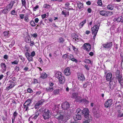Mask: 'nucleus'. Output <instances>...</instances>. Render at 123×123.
<instances>
[{"mask_svg":"<svg viewBox=\"0 0 123 123\" xmlns=\"http://www.w3.org/2000/svg\"><path fill=\"white\" fill-rule=\"evenodd\" d=\"M24 14H20L19 15V16L21 19H23L24 18Z\"/></svg>","mask_w":123,"mask_h":123,"instance_id":"nucleus-64","label":"nucleus"},{"mask_svg":"<svg viewBox=\"0 0 123 123\" xmlns=\"http://www.w3.org/2000/svg\"><path fill=\"white\" fill-rule=\"evenodd\" d=\"M49 86L53 87V86L54 85L53 83L51 82H49Z\"/></svg>","mask_w":123,"mask_h":123,"instance_id":"nucleus-61","label":"nucleus"},{"mask_svg":"<svg viewBox=\"0 0 123 123\" xmlns=\"http://www.w3.org/2000/svg\"><path fill=\"white\" fill-rule=\"evenodd\" d=\"M100 23L98 22L96 25L91 28L92 34H93V39H95L100 26Z\"/></svg>","mask_w":123,"mask_h":123,"instance_id":"nucleus-2","label":"nucleus"},{"mask_svg":"<svg viewBox=\"0 0 123 123\" xmlns=\"http://www.w3.org/2000/svg\"><path fill=\"white\" fill-rule=\"evenodd\" d=\"M109 13V11H106L104 10L100 11L99 12V13L100 15L105 16H109V15L107 14Z\"/></svg>","mask_w":123,"mask_h":123,"instance_id":"nucleus-17","label":"nucleus"},{"mask_svg":"<svg viewBox=\"0 0 123 123\" xmlns=\"http://www.w3.org/2000/svg\"><path fill=\"white\" fill-rule=\"evenodd\" d=\"M92 112L94 114L97 112V110L94 108H93L92 110Z\"/></svg>","mask_w":123,"mask_h":123,"instance_id":"nucleus-47","label":"nucleus"},{"mask_svg":"<svg viewBox=\"0 0 123 123\" xmlns=\"http://www.w3.org/2000/svg\"><path fill=\"white\" fill-rule=\"evenodd\" d=\"M2 12L4 13H8L9 11L6 8L4 9L1 10Z\"/></svg>","mask_w":123,"mask_h":123,"instance_id":"nucleus-36","label":"nucleus"},{"mask_svg":"<svg viewBox=\"0 0 123 123\" xmlns=\"http://www.w3.org/2000/svg\"><path fill=\"white\" fill-rule=\"evenodd\" d=\"M0 66L2 69L1 72L2 73H3L6 70V65L5 63L2 62L0 64Z\"/></svg>","mask_w":123,"mask_h":123,"instance_id":"nucleus-15","label":"nucleus"},{"mask_svg":"<svg viewBox=\"0 0 123 123\" xmlns=\"http://www.w3.org/2000/svg\"><path fill=\"white\" fill-rule=\"evenodd\" d=\"M39 8V6L38 5H37L35 7H34L33 8V10L34 11H36L37 9L38 8Z\"/></svg>","mask_w":123,"mask_h":123,"instance_id":"nucleus-53","label":"nucleus"},{"mask_svg":"<svg viewBox=\"0 0 123 123\" xmlns=\"http://www.w3.org/2000/svg\"><path fill=\"white\" fill-rule=\"evenodd\" d=\"M31 100L30 99H28L25 101V102H26L27 104H31Z\"/></svg>","mask_w":123,"mask_h":123,"instance_id":"nucleus-44","label":"nucleus"},{"mask_svg":"<svg viewBox=\"0 0 123 123\" xmlns=\"http://www.w3.org/2000/svg\"><path fill=\"white\" fill-rule=\"evenodd\" d=\"M78 92H74L72 94V97L75 99H76L77 98H80L81 97L80 96H78Z\"/></svg>","mask_w":123,"mask_h":123,"instance_id":"nucleus-19","label":"nucleus"},{"mask_svg":"<svg viewBox=\"0 0 123 123\" xmlns=\"http://www.w3.org/2000/svg\"><path fill=\"white\" fill-rule=\"evenodd\" d=\"M24 20L26 22H28L30 20L27 16H25V17Z\"/></svg>","mask_w":123,"mask_h":123,"instance_id":"nucleus-45","label":"nucleus"},{"mask_svg":"<svg viewBox=\"0 0 123 123\" xmlns=\"http://www.w3.org/2000/svg\"><path fill=\"white\" fill-rule=\"evenodd\" d=\"M91 120L89 119V118H85V121L82 123H89L90 121Z\"/></svg>","mask_w":123,"mask_h":123,"instance_id":"nucleus-37","label":"nucleus"},{"mask_svg":"<svg viewBox=\"0 0 123 123\" xmlns=\"http://www.w3.org/2000/svg\"><path fill=\"white\" fill-rule=\"evenodd\" d=\"M78 6L79 9H81L83 7V6L82 4L80 2L78 3Z\"/></svg>","mask_w":123,"mask_h":123,"instance_id":"nucleus-34","label":"nucleus"},{"mask_svg":"<svg viewBox=\"0 0 123 123\" xmlns=\"http://www.w3.org/2000/svg\"><path fill=\"white\" fill-rule=\"evenodd\" d=\"M43 117L44 119H48L51 115L50 111L49 109H46L43 111Z\"/></svg>","mask_w":123,"mask_h":123,"instance_id":"nucleus-5","label":"nucleus"},{"mask_svg":"<svg viewBox=\"0 0 123 123\" xmlns=\"http://www.w3.org/2000/svg\"><path fill=\"white\" fill-rule=\"evenodd\" d=\"M25 56L28 61L30 62L33 61V58L31 56V55L28 52H26L25 54Z\"/></svg>","mask_w":123,"mask_h":123,"instance_id":"nucleus-16","label":"nucleus"},{"mask_svg":"<svg viewBox=\"0 0 123 123\" xmlns=\"http://www.w3.org/2000/svg\"><path fill=\"white\" fill-rule=\"evenodd\" d=\"M122 17L121 16H120L119 17L117 18V22H120L121 20H122Z\"/></svg>","mask_w":123,"mask_h":123,"instance_id":"nucleus-52","label":"nucleus"},{"mask_svg":"<svg viewBox=\"0 0 123 123\" xmlns=\"http://www.w3.org/2000/svg\"><path fill=\"white\" fill-rule=\"evenodd\" d=\"M94 116L95 117H96V118H98L99 117V114L98 112H97L95 113V114H94Z\"/></svg>","mask_w":123,"mask_h":123,"instance_id":"nucleus-60","label":"nucleus"},{"mask_svg":"<svg viewBox=\"0 0 123 123\" xmlns=\"http://www.w3.org/2000/svg\"><path fill=\"white\" fill-rule=\"evenodd\" d=\"M19 57L21 59L23 62H24L25 61V59L24 57H23L22 56H20Z\"/></svg>","mask_w":123,"mask_h":123,"instance_id":"nucleus-54","label":"nucleus"},{"mask_svg":"<svg viewBox=\"0 0 123 123\" xmlns=\"http://www.w3.org/2000/svg\"><path fill=\"white\" fill-rule=\"evenodd\" d=\"M88 82H85L83 85V87L84 88H86L87 86V84H88Z\"/></svg>","mask_w":123,"mask_h":123,"instance_id":"nucleus-48","label":"nucleus"},{"mask_svg":"<svg viewBox=\"0 0 123 123\" xmlns=\"http://www.w3.org/2000/svg\"><path fill=\"white\" fill-rule=\"evenodd\" d=\"M15 2L14 1H12L6 7L7 9L9 11L12 8Z\"/></svg>","mask_w":123,"mask_h":123,"instance_id":"nucleus-14","label":"nucleus"},{"mask_svg":"<svg viewBox=\"0 0 123 123\" xmlns=\"http://www.w3.org/2000/svg\"><path fill=\"white\" fill-rule=\"evenodd\" d=\"M45 100L43 99H41L40 100L38 101L36 103L37 105L39 107L41 105H42L43 103L44 102Z\"/></svg>","mask_w":123,"mask_h":123,"instance_id":"nucleus-25","label":"nucleus"},{"mask_svg":"<svg viewBox=\"0 0 123 123\" xmlns=\"http://www.w3.org/2000/svg\"><path fill=\"white\" fill-rule=\"evenodd\" d=\"M35 55V53L34 51H33L32 52L31 54V55L32 57H33Z\"/></svg>","mask_w":123,"mask_h":123,"instance_id":"nucleus-55","label":"nucleus"},{"mask_svg":"<svg viewBox=\"0 0 123 123\" xmlns=\"http://www.w3.org/2000/svg\"><path fill=\"white\" fill-rule=\"evenodd\" d=\"M80 112L82 113V115L84 114V116L85 118H89V119L92 120V118L89 114V111L88 109L85 108L83 109V110L80 109Z\"/></svg>","mask_w":123,"mask_h":123,"instance_id":"nucleus-3","label":"nucleus"},{"mask_svg":"<svg viewBox=\"0 0 123 123\" xmlns=\"http://www.w3.org/2000/svg\"><path fill=\"white\" fill-rule=\"evenodd\" d=\"M116 75L117 78L118 79L119 82L120 84H121V83L123 82V80L122 76L120 75L119 71H117L116 73Z\"/></svg>","mask_w":123,"mask_h":123,"instance_id":"nucleus-6","label":"nucleus"},{"mask_svg":"<svg viewBox=\"0 0 123 123\" xmlns=\"http://www.w3.org/2000/svg\"><path fill=\"white\" fill-rule=\"evenodd\" d=\"M112 103V100L111 99L107 100L105 104V107L106 108L110 107Z\"/></svg>","mask_w":123,"mask_h":123,"instance_id":"nucleus-9","label":"nucleus"},{"mask_svg":"<svg viewBox=\"0 0 123 123\" xmlns=\"http://www.w3.org/2000/svg\"><path fill=\"white\" fill-rule=\"evenodd\" d=\"M62 14L64 15L65 17H66L69 15V12H67L66 10L62 11Z\"/></svg>","mask_w":123,"mask_h":123,"instance_id":"nucleus-28","label":"nucleus"},{"mask_svg":"<svg viewBox=\"0 0 123 123\" xmlns=\"http://www.w3.org/2000/svg\"><path fill=\"white\" fill-rule=\"evenodd\" d=\"M43 7L46 8H48L50 7V6L48 4H44L43 5Z\"/></svg>","mask_w":123,"mask_h":123,"instance_id":"nucleus-40","label":"nucleus"},{"mask_svg":"<svg viewBox=\"0 0 123 123\" xmlns=\"http://www.w3.org/2000/svg\"><path fill=\"white\" fill-rule=\"evenodd\" d=\"M112 42H109L106 43L105 44H103V47L105 48H111L112 46Z\"/></svg>","mask_w":123,"mask_h":123,"instance_id":"nucleus-10","label":"nucleus"},{"mask_svg":"<svg viewBox=\"0 0 123 123\" xmlns=\"http://www.w3.org/2000/svg\"><path fill=\"white\" fill-rule=\"evenodd\" d=\"M63 57L64 59H66L68 57V55H67V54H65L63 55Z\"/></svg>","mask_w":123,"mask_h":123,"instance_id":"nucleus-56","label":"nucleus"},{"mask_svg":"<svg viewBox=\"0 0 123 123\" xmlns=\"http://www.w3.org/2000/svg\"><path fill=\"white\" fill-rule=\"evenodd\" d=\"M23 107L24 109H25V111H28L29 110L28 107L26 105L24 104Z\"/></svg>","mask_w":123,"mask_h":123,"instance_id":"nucleus-39","label":"nucleus"},{"mask_svg":"<svg viewBox=\"0 0 123 123\" xmlns=\"http://www.w3.org/2000/svg\"><path fill=\"white\" fill-rule=\"evenodd\" d=\"M107 9L110 10H112L113 9L114 6L111 5H109L107 6Z\"/></svg>","mask_w":123,"mask_h":123,"instance_id":"nucleus-32","label":"nucleus"},{"mask_svg":"<svg viewBox=\"0 0 123 123\" xmlns=\"http://www.w3.org/2000/svg\"><path fill=\"white\" fill-rule=\"evenodd\" d=\"M64 39L62 37H60L58 39V42L60 43H62L64 41Z\"/></svg>","mask_w":123,"mask_h":123,"instance_id":"nucleus-29","label":"nucleus"},{"mask_svg":"<svg viewBox=\"0 0 123 123\" xmlns=\"http://www.w3.org/2000/svg\"><path fill=\"white\" fill-rule=\"evenodd\" d=\"M83 49L88 51H90L91 48L90 45L89 43H85L83 46Z\"/></svg>","mask_w":123,"mask_h":123,"instance_id":"nucleus-11","label":"nucleus"},{"mask_svg":"<svg viewBox=\"0 0 123 123\" xmlns=\"http://www.w3.org/2000/svg\"><path fill=\"white\" fill-rule=\"evenodd\" d=\"M116 82L113 81V80L112 79L110 80V89L111 90H112L114 89L116 85Z\"/></svg>","mask_w":123,"mask_h":123,"instance_id":"nucleus-12","label":"nucleus"},{"mask_svg":"<svg viewBox=\"0 0 123 123\" xmlns=\"http://www.w3.org/2000/svg\"><path fill=\"white\" fill-rule=\"evenodd\" d=\"M72 37L73 38V41L76 42L81 40V39L75 33H73L71 34Z\"/></svg>","mask_w":123,"mask_h":123,"instance_id":"nucleus-8","label":"nucleus"},{"mask_svg":"<svg viewBox=\"0 0 123 123\" xmlns=\"http://www.w3.org/2000/svg\"><path fill=\"white\" fill-rule=\"evenodd\" d=\"M30 24L33 27H34L36 25L34 21L33 20H32L30 21Z\"/></svg>","mask_w":123,"mask_h":123,"instance_id":"nucleus-35","label":"nucleus"},{"mask_svg":"<svg viewBox=\"0 0 123 123\" xmlns=\"http://www.w3.org/2000/svg\"><path fill=\"white\" fill-rule=\"evenodd\" d=\"M89 102L85 98H83L81 99L80 101V103H82L86 105Z\"/></svg>","mask_w":123,"mask_h":123,"instance_id":"nucleus-24","label":"nucleus"},{"mask_svg":"<svg viewBox=\"0 0 123 123\" xmlns=\"http://www.w3.org/2000/svg\"><path fill=\"white\" fill-rule=\"evenodd\" d=\"M112 76V74L109 73H108L106 76V80L109 81L111 80Z\"/></svg>","mask_w":123,"mask_h":123,"instance_id":"nucleus-20","label":"nucleus"},{"mask_svg":"<svg viewBox=\"0 0 123 123\" xmlns=\"http://www.w3.org/2000/svg\"><path fill=\"white\" fill-rule=\"evenodd\" d=\"M15 69L18 72L19 70V68L18 67L16 66L15 67Z\"/></svg>","mask_w":123,"mask_h":123,"instance_id":"nucleus-57","label":"nucleus"},{"mask_svg":"<svg viewBox=\"0 0 123 123\" xmlns=\"http://www.w3.org/2000/svg\"><path fill=\"white\" fill-rule=\"evenodd\" d=\"M61 107L63 109L65 110L68 109L70 107V105L68 102L66 101L62 103Z\"/></svg>","mask_w":123,"mask_h":123,"instance_id":"nucleus-7","label":"nucleus"},{"mask_svg":"<svg viewBox=\"0 0 123 123\" xmlns=\"http://www.w3.org/2000/svg\"><path fill=\"white\" fill-rule=\"evenodd\" d=\"M47 75V74L45 73H42L40 76V78L44 79L46 78Z\"/></svg>","mask_w":123,"mask_h":123,"instance_id":"nucleus-30","label":"nucleus"},{"mask_svg":"<svg viewBox=\"0 0 123 123\" xmlns=\"http://www.w3.org/2000/svg\"><path fill=\"white\" fill-rule=\"evenodd\" d=\"M3 34L5 37H7L8 36V34L7 32L5 31L3 33Z\"/></svg>","mask_w":123,"mask_h":123,"instance_id":"nucleus-42","label":"nucleus"},{"mask_svg":"<svg viewBox=\"0 0 123 123\" xmlns=\"http://www.w3.org/2000/svg\"><path fill=\"white\" fill-rule=\"evenodd\" d=\"M64 74L66 76H69L71 74L70 68H65L64 71Z\"/></svg>","mask_w":123,"mask_h":123,"instance_id":"nucleus-13","label":"nucleus"},{"mask_svg":"<svg viewBox=\"0 0 123 123\" xmlns=\"http://www.w3.org/2000/svg\"><path fill=\"white\" fill-rule=\"evenodd\" d=\"M117 117H123V113L122 114H118L117 115Z\"/></svg>","mask_w":123,"mask_h":123,"instance_id":"nucleus-58","label":"nucleus"},{"mask_svg":"<svg viewBox=\"0 0 123 123\" xmlns=\"http://www.w3.org/2000/svg\"><path fill=\"white\" fill-rule=\"evenodd\" d=\"M80 111V109H77L76 110L77 113H75L73 116L74 119L76 121L78 120H80L81 119L82 113L81 112V113Z\"/></svg>","mask_w":123,"mask_h":123,"instance_id":"nucleus-4","label":"nucleus"},{"mask_svg":"<svg viewBox=\"0 0 123 123\" xmlns=\"http://www.w3.org/2000/svg\"><path fill=\"white\" fill-rule=\"evenodd\" d=\"M59 82L61 84H63L65 82V78L64 76H62L58 79Z\"/></svg>","mask_w":123,"mask_h":123,"instance_id":"nucleus-21","label":"nucleus"},{"mask_svg":"<svg viewBox=\"0 0 123 123\" xmlns=\"http://www.w3.org/2000/svg\"><path fill=\"white\" fill-rule=\"evenodd\" d=\"M32 36L33 37L36 38L37 36V33H34L32 34Z\"/></svg>","mask_w":123,"mask_h":123,"instance_id":"nucleus-63","label":"nucleus"},{"mask_svg":"<svg viewBox=\"0 0 123 123\" xmlns=\"http://www.w3.org/2000/svg\"><path fill=\"white\" fill-rule=\"evenodd\" d=\"M72 47L73 49L75 51H76V52H77L78 51V49H77L76 48V47L74 46H73L72 45Z\"/></svg>","mask_w":123,"mask_h":123,"instance_id":"nucleus-50","label":"nucleus"},{"mask_svg":"<svg viewBox=\"0 0 123 123\" xmlns=\"http://www.w3.org/2000/svg\"><path fill=\"white\" fill-rule=\"evenodd\" d=\"M97 3L99 6L102 5V3L101 0H98V1Z\"/></svg>","mask_w":123,"mask_h":123,"instance_id":"nucleus-51","label":"nucleus"},{"mask_svg":"<svg viewBox=\"0 0 123 123\" xmlns=\"http://www.w3.org/2000/svg\"><path fill=\"white\" fill-rule=\"evenodd\" d=\"M22 4L23 6H26V2L25 0H21Z\"/></svg>","mask_w":123,"mask_h":123,"instance_id":"nucleus-41","label":"nucleus"},{"mask_svg":"<svg viewBox=\"0 0 123 123\" xmlns=\"http://www.w3.org/2000/svg\"><path fill=\"white\" fill-rule=\"evenodd\" d=\"M15 85V83L14 82H12L8 85L6 88L8 89L13 87Z\"/></svg>","mask_w":123,"mask_h":123,"instance_id":"nucleus-23","label":"nucleus"},{"mask_svg":"<svg viewBox=\"0 0 123 123\" xmlns=\"http://www.w3.org/2000/svg\"><path fill=\"white\" fill-rule=\"evenodd\" d=\"M86 20L85 19L83 21L81 22L79 24V26L80 28L82 27L84 24L86 22Z\"/></svg>","mask_w":123,"mask_h":123,"instance_id":"nucleus-31","label":"nucleus"},{"mask_svg":"<svg viewBox=\"0 0 123 123\" xmlns=\"http://www.w3.org/2000/svg\"><path fill=\"white\" fill-rule=\"evenodd\" d=\"M18 61L17 60H15L13 62H12L11 63L12 64H17L18 63Z\"/></svg>","mask_w":123,"mask_h":123,"instance_id":"nucleus-43","label":"nucleus"},{"mask_svg":"<svg viewBox=\"0 0 123 123\" xmlns=\"http://www.w3.org/2000/svg\"><path fill=\"white\" fill-rule=\"evenodd\" d=\"M18 114V113L16 111H15L13 114V115L14 120L15 118L17 116V115Z\"/></svg>","mask_w":123,"mask_h":123,"instance_id":"nucleus-38","label":"nucleus"},{"mask_svg":"<svg viewBox=\"0 0 123 123\" xmlns=\"http://www.w3.org/2000/svg\"><path fill=\"white\" fill-rule=\"evenodd\" d=\"M78 78L82 81L85 80V78L84 75L82 73H79L78 75Z\"/></svg>","mask_w":123,"mask_h":123,"instance_id":"nucleus-18","label":"nucleus"},{"mask_svg":"<svg viewBox=\"0 0 123 123\" xmlns=\"http://www.w3.org/2000/svg\"><path fill=\"white\" fill-rule=\"evenodd\" d=\"M28 92L30 93H31L33 92V90H32L30 88H28L27 90Z\"/></svg>","mask_w":123,"mask_h":123,"instance_id":"nucleus-62","label":"nucleus"},{"mask_svg":"<svg viewBox=\"0 0 123 123\" xmlns=\"http://www.w3.org/2000/svg\"><path fill=\"white\" fill-rule=\"evenodd\" d=\"M39 115V112L38 110H36L35 113L34 114V116L33 118L36 119Z\"/></svg>","mask_w":123,"mask_h":123,"instance_id":"nucleus-26","label":"nucleus"},{"mask_svg":"<svg viewBox=\"0 0 123 123\" xmlns=\"http://www.w3.org/2000/svg\"><path fill=\"white\" fill-rule=\"evenodd\" d=\"M84 62L86 63H91V61L88 59H86L84 61Z\"/></svg>","mask_w":123,"mask_h":123,"instance_id":"nucleus-46","label":"nucleus"},{"mask_svg":"<svg viewBox=\"0 0 123 123\" xmlns=\"http://www.w3.org/2000/svg\"><path fill=\"white\" fill-rule=\"evenodd\" d=\"M34 107L36 109H38L39 108V106L37 105L36 103L35 104V105L34 106Z\"/></svg>","mask_w":123,"mask_h":123,"instance_id":"nucleus-59","label":"nucleus"},{"mask_svg":"<svg viewBox=\"0 0 123 123\" xmlns=\"http://www.w3.org/2000/svg\"><path fill=\"white\" fill-rule=\"evenodd\" d=\"M59 89L55 90L53 92L54 94L55 95H57L59 94Z\"/></svg>","mask_w":123,"mask_h":123,"instance_id":"nucleus-33","label":"nucleus"},{"mask_svg":"<svg viewBox=\"0 0 123 123\" xmlns=\"http://www.w3.org/2000/svg\"><path fill=\"white\" fill-rule=\"evenodd\" d=\"M26 42L27 43H30L31 42V39L29 38H28L26 40Z\"/></svg>","mask_w":123,"mask_h":123,"instance_id":"nucleus-49","label":"nucleus"},{"mask_svg":"<svg viewBox=\"0 0 123 123\" xmlns=\"http://www.w3.org/2000/svg\"><path fill=\"white\" fill-rule=\"evenodd\" d=\"M70 115L61 113L59 116H57L56 118L58 119L61 123H65L70 118Z\"/></svg>","mask_w":123,"mask_h":123,"instance_id":"nucleus-1","label":"nucleus"},{"mask_svg":"<svg viewBox=\"0 0 123 123\" xmlns=\"http://www.w3.org/2000/svg\"><path fill=\"white\" fill-rule=\"evenodd\" d=\"M62 76V74L60 72H57L55 74V77L57 79L60 78Z\"/></svg>","mask_w":123,"mask_h":123,"instance_id":"nucleus-27","label":"nucleus"},{"mask_svg":"<svg viewBox=\"0 0 123 123\" xmlns=\"http://www.w3.org/2000/svg\"><path fill=\"white\" fill-rule=\"evenodd\" d=\"M46 91L48 92H52L54 90V89L53 87L49 86L46 88Z\"/></svg>","mask_w":123,"mask_h":123,"instance_id":"nucleus-22","label":"nucleus"}]
</instances>
